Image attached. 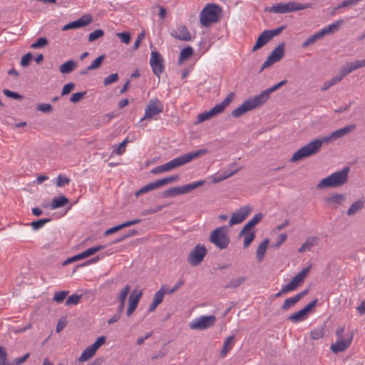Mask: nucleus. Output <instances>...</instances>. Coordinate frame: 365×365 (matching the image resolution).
<instances>
[{"instance_id": "nucleus-4", "label": "nucleus", "mask_w": 365, "mask_h": 365, "mask_svg": "<svg viewBox=\"0 0 365 365\" xmlns=\"http://www.w3.org/2000/svg\"><path fill=\"white\" fill-rule=\"evenodd\" d=\"M220 11V8L217 5L213 4H207L200 12V20L201 24L204 27H208L212 24L217 22Z\"/></svg>"}, {"instance_id": "nucleus-52", "label": "nucleus", "mask_w": 365, "mask_h": 365, "mask_svg": "<svg viewBox=\"0 0 365 365\" xmlns=\"http://www.w3.org/2000/svg\"><path fill=\"white\" fill-rule=\"evenodd\" d=\"M153 190H155V185L153 182H150L145 186H143L141 189H140L138 191L136 192L135 196L138 197L140 195H143L144 193L148 192L150 191H152Z\"/></svg>"}, {"instance_id": "nucleus-1", "label": "nucleus", "mask_w": 365, "mask_h": 365, "mask_svg": "<svg viewBox=\"0 0 365 365\" xmlns=\"http://www.w3.org/2000/svg\"><path fill=\"white\" fill-rule=\"evenodd\" d=\"M333 141L331 133L329 135L323 136L321 139H315L294 153L290 160L291 162H296L313 155L319 151L323 143H329Z\"/></svg>"}, {"instance_id": "nucleus-17", "label": "nucleus", "mask_w": 365, "mask_h": 365, "mask_svg": "<svg viewBox=\"0 0 365 365\" xmlns=\"http://www.w3.org/2000/svg\"><path fill=\"white\" fill-rule=\"evenodd\" d=\"M142 295V291L134 289L131 292L128 298L129 304L126 312L127 316H130L135 312Z\"/></svg>"}, {"instance_id": "nucleus-29", "label": "nucleus", "mask_w": 365, "mask_h": 365, "mask_svg": "<svg viewBox=\"0 0 365 365\" xmlns=\"http://www.w3.org/2000/svg\"><path fill=\"white\" fill-rule=\"evenodd\" d=\"M279 88L277 86V84L263 91L260 94L257 95L256 96L262 104H264L269 98V95L278 90Z\"/></svg>"}, {"instance_id": "nucleus-16", "label": "nucleus", "mask_w": 365, "mask_h": 365, "mask_svg": "<svg viewBox=\"0 0 365 365\" xmlns=\"http://www.w3.org/2000/svg\"><path fill=\"white\" fill-rule=\"evenodd\" d=\"M170 34L175 38L183 41H190L192 36L186 26L180 24L176 29H173Z\"/></svg>"}, {"instance_id": "nucleus-24", "label": "nucleus", "mask_w": 365, "mask_h": 365, "mask_svg": "<svg viewBox=\"0 0 365 365\" xmlns=\"http://www.w3.org/2000/svg\"><path fill=\"white\" fill-rule=\"evenodd\" d=\"M106 247V245H98L96 247L88 248L86 250H85L84 252L76 255V258L77 259V260H81L84 258L88 257L96 254L97 252L105 249Z\"/></svg>"}, {"instance_id": "nucleus-25", "label": "nucleus", "mask_w": 365, "mask_h": 365, "mask_svg": "<svg viewBox=\"0 0 365 365\" xmlns=\"http://www.w3.org/2000/svg\"><path fill=\"white\" fill-rule=\"evenodd\" d=\"M271 38L266 30H264L257 38L255 45L252 48V51L255 52L257 50L259 49L264 45H266L269 41Z\"/></svg>"}, {"instance_id": "nucleus-31", "label": "nucleus", "mask_w": 365, "mask_h": 365, "mask_svg": "<svg viewBox=\"0 0 365 365\" xmlns=\"http://www.w3.org/2000/svg\"><path fill=\"white\" fill-rule=\"evenodd\" d=\"M307 317V314L304 312L302 309L301 310L289 315L287 317V320L292 322V323H298L299 322L304 321Z\"/></svg>"}, {"instance_id": "nucleus-46", "label": "nucleus", "mask_w": 365, "mask_h": 365, "mask_svg": "<svg viewBox=\"0 0 365 365\" xmlns=\"http://www.w3.org/2000/svg\"><path fill=\"white\" fill-rule=\"evenodd\" d=\"M81 295L77 294H73L66 301V306L76 305L79 303Z\"/></svg>"}, {"instance_id": "nucleus-3", "label": "nucleus", "mask_w": 365, "mask_h": 365, "mask_svg": "<svg viewBox=\"0 0 365 365\" xmlns=\"http://www.w3.org/2000/svg\"><path fill=\"white\" fill-rule=\"evenodd\" d=\"M208 153L207 149H200L195 152H190L180 155L172 160L163 164L165 172L170 171L177 167L183 165L192 160L197 158Z\"/></svg>"}, {"instance_id": "nucleus-51", "label": "nucleus", "mask_w": 365, "mask_h": 365, "mask_svg": "<svg viewBox=\"0 0 365 365\" xmlns=\"http://www.w3.org/2000/svg\"><path fill=\"white\" fill-rule=\"evenodd\" d=\"M130 285H126L121 290V292H120V294L118 295V302H125V299H126V298L128 297V294L130 292Z\"/></svg>"}, {"instance_id": "nucleus-47", "label": "nucleus", "mask_w": 365, "mask_h": 365, "mask_svg": "<svg viewBox=\"0 0 365 365\" xmlns=\"http://www.w3.org/2000/svg\"><path fill=\"white\" fill-rule=\"evenodd\" d=\"M48 43V41L45 37L38 38L34 43L31 45V48L34 49H37L41 47H43Z\"/></svg>"}, {"instance_id": "nucleus-49", "label": "nucleus", "mask_w": 365, "mask_h": 365, "mask_svg": "<svg viewBox=\"0 0 365 365\" xmlns=\"http://www.w3.org/2000/svg\"><path fill=\"white\" fill-rule=\"evenodd\" d=\"M104 58H105V55L99 56L91 63V64L89 66H88V70H93V69L98 68L101 66Z\"/></svg>"}, {"instance_id": "nucleus-27", "label": "nucleus", "mask_w": 365, "mask_h": 365, "mask_svg": "<svg viewBox=\"0 0 365 365\" xmlns=\"http://www.w3.org/2000/svg\"><path fill=\"white\" fill-rule=\"evenodd\" d=\"M269 244V240L264 239L258 246L256 251V257L258 262H262L264 257L265 252Z\"/></svg>"}, {"instance_id": "nucleus-43", "label": "nucleus", "mask_w": 365, "mask_h": 365, "mask_svg": "<svg viewBox=\"0 0 365 365\" xmlns=\"http://www.w3.org/2000/svg\"><path fill=\"white\" fill-rule=\"evenodd\" d=\"M342 79L341 78V77L339 76V74H337L336 76H334V78H332L331 79L326 81L323 86L322 87L321 90L324 91H327L328 90L331 86L335 85L336 83L340 82Z\"/></svg>"}, {"instance_id": "nucleus-26", "label": "nucleus", "mask_w": 365, "mask_h": 365, "mask_svg": "<svg viewBox=\"0 0 365 365\" xmlns=\"http://www.w3.org/2000/svg\"><path fill=\"white\" fill-rule=\"evenodd\" d=\"M69 203V200L64 195H61L57 197H54L50 205L51 210H55L61 207L65 206Z\"/></svg>"}, {"instance_id": "nucleus-32", "label": "nucleus", "mask_w": 365, "mask_h": 365, "mask_svg": "<svg viewBox=\"0 0 365 365\" xmlns=\"http://www.w3.org/2000/svg\"><path fill=\"white\" fill-rule=\"evenodd\" d=\"M234 339L235 336L232 335L227 337L224 341L223 347L220 352L221 357L225 358L227 353L232 349Z\"/></svg>"}, {"instance_id": "nucleus-50", "label": "nucleus", "mask_w": 365, "mask_h": 365, "mask_svg": "<svg viewBox=\"0 0 365 365\" xmlns=\"http://www.w3.org/2000/svg\"><path fill=\"white\" fill-rule=\"evenodd\" d=\"M165 294V292L164 289V287H162L155 294L153 297V302H156L157 304H160L163 300V297Z\"/></svg>"}, {"instance_id": "nucleus-34", "label": "nucleus", "mask_w": 365, "mask_h": 365, "mask_svg": "<svg viewBox=\"0 0 365 365\" xmlns=\"http://www.w3.org/2000/svg\"><path fill=\"white\" fill-rule=\"evenodd\" d=\"M241 169H242V167H239L233 170H230L229 169L227 170H225L220 175L214 178L213 182L215 183H217L224 180H226L227 178H228L230 176L237 173Z\"/></svg>"}, {"instance_id": "nucleus-39", "label": "nucleus", "mask_w": 365, "mask_h": 365, "mask_svg": "<svg viewBox=\"0 0 365 365\" xmlns=\"http://www.w3.org/2000/svg\"><path fill=\"white\" fill-rule=\"evenodd\" d=\"M247 280V277L245 276L232 279L228 284L225 286V288H236L242 284Z\"/></svg>"}, {"instance_id": "nucleus-13", "label": "nucleus", "mask_w": 365, "mask_h": 365, "mask_svg": "<svg viewBox=\"0 0 365 365\" xmlns=\"http://www.w3.org/2000/svg\"><path fill=\"white\" fill-rule=\"evenodd\" d=\"M163 109V105L158 99L150 100L145 108L144 117L140 120L152 118L154 115L161 113Z\"/></svg>"}, {"instance_id": "nucleus-63", "label": "nucleus", "mask_w": 365, "mask_h": 365, "mask_svg": "<svg viewBox=\"0 0 365 365\" xmlns=\"http://www.w3.org/2000/svg\"><path fill=\"white\" fill-rule=\"evenodd\" d=\"M30 356V354L29 353H26V354H24L23 356L21 357H19V358H16L12 363H10V365H21L23 363H24L27 359Z\"/></svg>"}, {"instance_id": "nucleus-7", "label": "nucleus", "mask_w": 365, "mask_h": 365, "mask_svg": "<svg viewBox=\"0 0 365 365\" xmlns=\"http://www.w3.org/2000/svg\"><path fill=\"white\" fill-rule=\"evenodd\" d=\"M312 7L310 3L300 4L294 1H290L286 4H277L273 6L270 11L277 14H285L299 10H304Z\"/></svg>"}, {"instance_id": "nucleus-64", "label": "nucleus", "mask_w": 365, "mask_h": 365, "mask_svg": "<svg viewBox=\"0 0 365 365\" xmlns=\"http://www.w3.org/2000/svg\"><path fill=\"white\" fill-rule=\"evenodd\" d=\"M106 336H100L98 337L96 341L92 344L91 345L96 351H97L98 349V348L102 346L103 344H105L106 342Z\"/></svg>"}, {"instance_id": "nucleus-61", "label": "nucleus", "mask_w": 365, "mask_h": 365, "mask_svg": "<svg viewBox=\"0 0 365 365\" xmlns=\"http://www.w3.org/2000/svg\"><path fill=\"white\" fill-rule=\"evenodd\" d=\"M213 114L210 110L209 111L203 112L197 115L198 122H203L212 117H213Z\"/></svg>"}, {"instance_id": "nucleus-53", "label": "nucleus", "mask_w": 365, "mask_h": 365, "mask_svg": "<svg viewBox=\"0 0 365 365\" xmlns=\"http://www.w3.org/2000/svg\"><path fill=\"white\" fill-rule=\"evenodd\" d=\"M51 220L50 219H48V218H45V219H40L38 220H36V221H33L31 223V225L32 227V228L34 230H37L40 228H41L46 223H47L48 222H49Z\"/></svg>"}, {"instance_id": "nucleus-55", "label": "nucleus", "mask_w": 365, "mask_h": 365, "mask_svg": "<svg viewBox=\"0 0 365 365\" xmlns=\"http://www.w3.org/2000/svg\"><path fill=\"white\" fill-rule=\"evenodd\" d=\"M104 35V31L102 29H96L91 32L88 36L89 41H94L96 39L102 37Z\"/></svg>"}, {"instance_id": "nucleus-44", "label": "nucleus", "mask_w": 365, "mask_h": 365, "mask_svg": "<svg viewBox=\"0 0 365 365\" xmlns=\"http://www.w3.org/2000/svg\"><path fill=\"white\" fill-rule=\"evenodd\" d=\"M324 336V327L316 328L310 331V336L314 340H317L322 338Z\"/></svg>"}, {"instance_id": "nucleus-60", "label": "nucleus", "mask_w": 365, "mask_h": 365, "mask_svg": "<svg viewBox=\"0 0 365 365\" xmlns=\"http://www.w3.org/2000/svg\"><path fill=\"white\" fill-rule=\"evenodd\" d=\"M52 106L49 103H40L38 104L36 110L43 113H50L52 111Z\"/></svg>"}, {"instance_id": "nucleus-14", "label": "nucleus", "mask_w": 365, "mask_h": 365, "mask_svg": "<svg viewBox=\"0 0 365 365\" xmlns=\"http://www.w3.org/2000/svg\"><path fill=\"white\" fill-rule=\"evenodd\" d=\"M93 21V18L89 14L83 15L80 19L70 22L63 26L62 31H68L70 29H77L89 25Z\"/></svg>"}, {"instance_id": "nucleus-35", "label": "nucleus", "mask_w": 365, "mask_h": 365, "mask_svg": "<svg viewBox=\"0 0 365 365\" xmlns=\"http://www.w3.org/2000/svg\"><path fill=\"white\" fill-rule=\"evenodd\" d=\"M364 202L361 200H359L354 202L347 210V215L353 216L358 211L361 210L364 207Z\"/></svg>"}, {"instance_id": "nucleus-19", "label": "nucleus", "mask_w": 365, "mask_h": 365, "mask_svg": "<svg viewBox=\"0 0 365 365\" xmlns=\"http://www.w3.org/2000/svg\"><path fill=\"white\" fill-rule=\"evenodd\" d=\"M234 96V93H230L221 103L216 104L212 109H210L213 115L215 116L222 113L225 108L232 101Z\"/></svg>"}, {"instance_id": "nucleus-11", "label": "nucleus", "mask_w": 365, "mask_h": 365, "mask_svg": "<svg viewBox=\"0 0 365 365\" xmlns=\"http://www.w3.org/2000/svg\"><path fill=\"white\" fill-rule=\"evenodd\" d=\"M150 64L153 72L158 78L164 71L163 58L161 54L156 51H152L150 53Z\"/></svg>"}, {"instance_id": "nucleus-30", "label": "nucleus", "mask_w": 365, "mask_h": 365, "mask_svg": "<svg viewBox=\"0 0 365 365\" xmlns=\"http://www.w3.org/2000/svg\"><path fill=\"white\" fill-rule=\"evenodd\" d=\"M178 178H179V176L175 175H173V176H170V177H167L165 178L158 180L155 182H153V183L155 185V188L158 189L164 185H166L168 184L175 182L178 180Z\"/></svg>"}, {"instance_id": "nucleus-59", "label": "nucleus", "mask_w": 365, "mask_h": 365, "mask_svg": "<svg viewBox=\"0 0 365 365\" xmlns=\"http://www.w3.org/2000/svg\"><path fill=\"white\" fill-rule=\"evenodd\" d=\"M86 94V91L75 93L72 94V96H71L70 101L72 103H78L80 101H81L83 98H84Z\"/></svg>"}, {"instance_id": "nucleus-62", "label": "nucleus", "mask_w": 365, "mask_h": 365, "mask_svg": "<svg viewBox=\"0 0 365 365\" xmlns=\"http://www.w3.org/2000/svg\"><path fill=\"white\" fill-rule=\"evenodd\" d=\"M117 36L119 37L121 41L125 44H128L130 41V34L128 32L118 33Z\"/></svg>"}, {"instance_id": "nucleus-22", "label": "nucleus", "mask_w": 365, "mask_h": 365, "mask_svg": "<svg viewBox=\"0 0 365 365\" xmlns=\"http://www.w3.org/2000/svg\"><path fill=\"white\" fill-rule=\"evenodd\" d=\"M356 128V125L354 124L346 125L342 128L336 130L331 133L332 139L334 140L341 138L346 135L350 133Z\"/></svg>"}, {"instance_id": "nucleus-21", "label": "nucleus", "mask_w": 365, "mask_h": 365, "mask_svg": "<svg viewBox=\"0 0 365 365\" xmlns=\"http://www.w3.org/2000/svg\"><path fill=\"white\" fill-rule=\"evenodd\" d=\"M263 217L264 215L262 212H259L255 215V216L244 225L239 233V237H242V234L247 231H252V228L257 223H259L263 219Z\"/></svg>"}, {"instance_id": "nucleus-54", "label": "nucleus", "mask_w": 365, "mask_h": 365, "mask_svg": "<svg viewBox=\"0 0 365 365\" xmlns=\"http://www.w3.org/2000/svg\"><path fill=\"white\" fill-rule=\"evenodd\" d=\"M69 291H61L56 292L53 299L57 303H61L65 299Z\"/></svg>"}, {"instance_id": "nucleus-28", "label": "nucleus", "mask_w": 365, "mask_h": 365, "mask_svg": "<svg viewBox=\"0 0 365 365\" xmlns=\"http://www.w3.org/2000/svg\"><path fill=\"white\" fill-rule=\"evenodd\" d=\"M77 66V62L73 60H69L61 64L59 71L63 74H67L72 72Z\"/></svg>"}, {"instance_id": "nucleus-45", "label": "nucleus", "mask_w": 365, "mask_h": 365, "mask_svg": "<svg viewBox=\"0 0 365 365\" xmlns=\"http://www.w3.org/2000/svg\"><path fill=\"white\" fill-rule=\"evenodd\" d=\"M71 182V180L63 175H58L56 178V185L58 187H62L66 185H68Z\"/></svg>"}, {"instance_id": "nucleus-40", "label": "nucleus", "mask_w": 365, "mask_h": 365, "mask_svg": "<svg viewBox=\"0 0 365 365\" xmlns=\"http://www.w3.org/2000/svg\"><path fill=\"white\" fill-rule=\"evenodd\" d=\"M242 236L244 237L243 247L244 248H247L255 240V232L254 231H247L242 234Z\"/></svg>"}, {"instance_id": "nucleus-56", "label": "nucleus", "mask_w": 365, "mask_h": 365, "mask_svg": "<svg viewBox=\"0 0 365 365\" xmlns=\"http://www.w3.org/2000/svg\"><path fill=\"white\" fill-rule=\"evenodd\" d=\"M118 75L117 73H112L110 75H109L108 76H107L104 80H103V84L104 86H108L109 84H111L113 83H115L116 81H118Z\"/></svg>"}, {"instance_id": "nucleus-6", "label": "nucleus", "mask_w": 365, "mask_h": 365, "mask_svg": "<svg viewBox=\"0 0 365 365\" xmlns=\"http://www.w3.org/2000/svg\"><path fill=\"white\" fill-rule=\"evenodd\" d=\"M205 180H199L192 183L184 185L180 187H174L165 190L163 192L164 197H173L177 195L187 194L200 186L204 185Z\"/></svg>"}, {"instance_id": "nucleus-5", "label": "nucleus", "mask_w": 365, "mask_h": 365, "mask_svg": "<svg viewBox=\"0 0 365 365\" xmlns=\"http://www.w3.org/2000/svg\"><path fill=\"white\" fill-rule=\"evenodd\" d=\"M226 232L227 227L225 226L216 228L210 235V242L220 250L227 248L230 242V240Z\"/></svg>"}, {"instance_id": "nucleus-15", "label": "nucleus", "mask_w": 365, "mask_h": 365, "mask_svg": "<svg viewBox=\"0 0 365 365\" xmlns=\"http://www.w3.org/2000/svg\"><path fill=\"white\" fill-rule=\"evenodd\" d=\"M311 268V265L301 270L292 280L285 286L289 292L295 290L304 280Z\"/></svg>"}, {"instance_id": "nucleus-20", "label": "nucleus", "mask_w": 365, "mask_h": 365, "mask_svg": "<svg viewBox=\"0 0 365 365\" xmlns=\"http://www.w3.org/2000/svg\"><path fill=\"white\" fill-rule=\"evenodd\" d=\"M353 335L347 339H338L335 344H331V350L334 353H339L345 351L351 344Z\"/></svg>"}, {"instance_id": "nucleus-36", "label": "nucleus", "mask_w": 365, "mask_h": 365, "mask_svg": "<svg viewBox=\"0 0 365 365\" xmlns=\"http://www.w3.org/2000/svg\"><path fill=\"white\" fill-rule=\"evenodd\" d=\"M317 237H308L305 242L301 246V247L298 250L299 253L304 252L306 250H310L311 248L314 246L317 243Z\"/></svg>"}, {"instance_id": "nucleus-2", "label": "nucleus", "mask_w": 365, "mask_h": 365, "mask_svg": "<svg viewBox=\"0 0 365 365\" xmlns=\"http://www.w3.org/2000/svg\"><path fill=\"white\" fill-rule=\"evenodd\" d=\"M349 167H344L340 171L335 172L322 179L317 185V188L339 187L346 184L349 180Z\"/></svg>"}, {"instance_id": "nucleus-12", "label": "nucleus", "mask_w": 365, "mask_h": 365, "mask_svg": "<svg viewBox=\"0 0 365 365\" xmlns=\"http://www.w3.org/2000/svg\"><path fill=\"white\" fill-rule=\"evenodd\" d=\"M252 210V206L250 205L240 207L235 212L232 214L229 225L232 226L242 222L250 215Z\"/></svg>"}, {"instance_id": "nucleus-33", "label": "nucleus", "mask_w": 365, "mask_h": 365, "mask_svg": "<svg viewBox=\"0 0 365 365\" xmlns=\"http://www.w3.org/2000/svg\"><path fill=\"white\" fill-rule=\"evenodd\" d=\"M96 352V351L91 346H89L83 351L78 360L80 362L86 361L92 358L95 355Z\"/></svg>"}, {"instance_id": "nucleus-10", "label": "nucleus", "mask_w": 365, "mask_h": 365, "mask_svg": "<svg viewBox=\"0 0 365 365\" xmlns=\"http://www.w3.org/2000/svg\"><path fill=\"white\" fill-rule=\"evenodd\" d=\"M215 322L216 318L213 315L202 316L191 322L190 323V328L194 330H202L213 326Z\"/></svg>"}, {"instance_id": "nucleus-23", "label": "nucleus", "mask_w": 365, "mask_h": 365, "mask_svg": "<svg viewBox=\"0 0 365 365\" xmlns=\"http://www.w3.org/2000/svg\"><path fill=\"white\" fill-rule=\"evenodd\" d=\"M285 43H280L269 54V57L274 61V63L279 61L284 55Z\"/></svg>"}, {"instance_id": "nucleus-58", "label": "nucleus", "mask_w": 365, "mask_h": 365, "mask_svg": "<svg viewBox=\"0 0 365 365\" xmlns=\"http://www.w3.org/2000/svg\"><path fill=\"white\" fill-rule=\"evenodd\" d=\"M128 142V139H125L123 141H122L118 145L117 148L115 149L113 153L115 154H117V155H122L125 152V147H126Z\"/></svg>"}, {"instance_id": "nucleus-42", "label": "nucleus", "mask_w": 365, "mask_h": 365, "mask_svg": "<svg viewBox=\"0 0 365 365\" xmlns=\"http://www.w3.org/2000/svg\"><path fill=\"white\" fill-rule=\"evenodd\" d=\"M353 71H354V69L351 65V62H349L342 66L338 74L342 79L344 77L351 73Z\"/></svg>"}, {"instance_id": "nucleus-8", "label": "nucleus", "mask_w": 365, "mask_h": 365, "mask_svg": "<svg viewBox=\"0 0 365 365\" xmlns=\"http://www.w3.org/2000/svg\"><path fill=\"white\" fill-rule=\"evenodd\" d=\"M262 104L256 96L245 101L242 105L232 111V115L235 118H239L245 113L252 110Z\"/></svg>"}, {"instance_id": "nucleus-37", "label": "nucleus", "mask_w": 365, "mask_h": 365, "mask_svg": "<svg viewBox=\"0 0 365 365\" xmlns=\"http://www.w3.org/2000/svg\"><path fill=\"white\" fill-rule=\"evenodd\" d=\"M343 23H344V21L341 19V20H338V21H335L334 23L329 24L327 26L324 27V30L325 31L326 34L327 35L330 34H332V33L336 31L337 30H339V29L340 28V26L342 25Z\"/></svg>"}, {"instance_id": "nucleus-41", "label": "nucleus", "mask_w": 365, "mask_h": 365, "mask_svg": "<svg viewBox=\"0 0 365 365\" xmlns=\"http://www.w3.org/2000/svg\"><path fill=\"white\" fill-rule=\"evenodd\" d=\"M299 302L296 296H293L290 298L287 299L283 304L282 305V309L283 311H287L292 307H294Z\"/></svg>"}, {"instance_id": "nucleus-57", "label": "nucleus", "mask_w": 365, "mask_h": 365, "mask_svg": "<svg viewBox=\"0 0 365 365\" xmlns=\"http://www.w3.org/2000/svg\"><path fill=\"white\" fill-rule=\"evenodd\" d=\"M33 58V55L31 53H27L24 56H22L21 60V66L23 67H27L29 66L31 61Z\"/></svg>"}, {"instance_id": "nucleus-38", "label": "nucleus", "mask_w": 365, "mask_h": 365, "mask_svg": "<svg viewBox=\"0 0 365 365\" xmlns=\"http://www.w3.org/2000/svg\"><path fill=\"white\" fill-rule=\"evenodd\" d=\"M193 49L191 46H188L183 49L181 50L180 56H179V61L182 62L185 60H187V58H190L193 54Z\"/></svg>"}, {"instance_id": "nucleus-18", "label": "nucleus", "mask_w": 365, "mask_h": 365, "mask_svg": "<svg viewBox=\"0 0 365 365\" xmlns=\"http://www.w3.org/2000/svg\"><path fill=\"white\" fill-rule=\"evenodd\" d=\"M346 201V196L344 194H333L324 198V202L333 208L342 205Z\"/></svg>"}, {"instance_id": "nucleus-9", "label": "nucleus", "mask_w": 365, "mask_h": 365, "mask_svg": "<svg viewBox=\"0 0 365 365\" xmlns=\"http://www.w3.org/2000/svg\"><path fill=\"white\" fill-rule=\"evenodd\" d=\"M207 253V250L205 245L197 244L190 252L187 257L188 262L193 267H197L201 264Z\"/></svg>"}, {"instance_id": "nucleus-48", "label": "nucleus", "mask_w": 365, "mask_h": 365, "mask_svg": "<svg viewBox=\"0 0 365 365\" xmlns=\"http://www.w3.org/2000/svg\"><path fill=\"white\" fill-rule=\"evenodd\" d=\"M3 93L8 98H12V99H15V100H19V101H21L23 99V96L16 93V92H14V91H11L7 88H5L3 90Z\"/></svg>"}]
</instances>
